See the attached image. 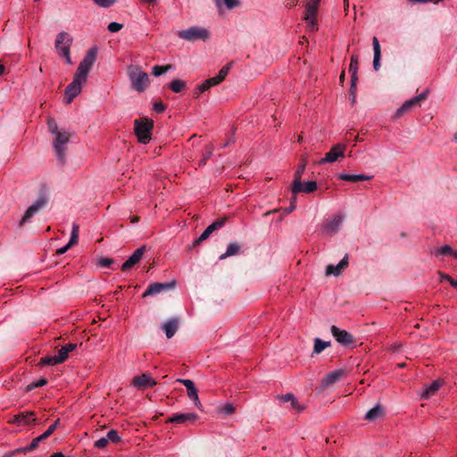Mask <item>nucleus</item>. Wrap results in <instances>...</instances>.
Segmentation results:
<instances>
[{"label":"nucleus","mask_w":457,"mask_h":457,"mask_svg":"<svg viewBox=\"0 0 457 457\" xmlns=\"http://www.w3.org/2000/svg\"><path fill=\"white\" fill-rule=\"evenodd\" d=\"M97 48L91 47L79 64L72 81L64 91V103L71 104L81 92L82 86L86 84L88 73L96 62Z\"/></svg>","instance_id":"obj_1"},{"label":"nucleus","mask_w":457,"mask_h":457,"mask_svg":"<svg viewBox=\"0 0 457 457\" xmlns=\"http://www.w3.org/2000/svg\"><path fill=\"white\" fill-rule=\"evenodd\" d=\"M128 76L131 82V87L137 92H144L150 84V79L146 72L137 65H130L128 68Z\"/></svg>","instance_id":"obj_2"},{"label":"nucleus","mask_w":457,"mask_h":457,"mask_svg":"<svg viewBox=\"0 0 457 457\" xmlns=\"http://www.w3.org/2000/svg\"><path fill=\"white\" fill-rule=\"evenodd\" d=\"M154 120L148 118L137 119L134 121V131L141 144H147L151 140Z\"/></svg>","instance_id":"obj_3"},{"label":"nucleus","mask_w":457,"mask_h":457,"mask_svg":"<svg viewBox=\"0 0 457 457\" xmlns=\"http://www.w3.org/2000/svg\"><path fill=\"white\" fill-rule=\"evenodd\" d=\"M72 37L65 31H62L56 36L55 49L60 56L65 59L67 64H72L71 58V46L72 44Z\"/></svg>","instance_id":"obj_4"},{"label":"nucleus","mask_w":457,"mask_h":457,"mask_svg":"<svg viewBox=\"0 0 457 457\" xmlns=\"http://www.w3.org/2000/svg\"><path fill=\"white\" fill-rule=\"evenodd\" d=\"M177 35L179 38L188 42H195L197 40L206 41L210 37L209 31L205 28L198 26L179 30Z\"/></svg>","instance_id":"obj_5"},{"label":"nucleus","mask_w":457,"mask_h":457,"mask_svg":"<svg viewBox=\"0 0 457 457\" xmlns=\"http://www.w3.org/2000/svg\"><path fill=\"white\" fill-rule=\"evenodd\" d=\"M48 203V197L45 192H42L39 197L27 209L22 216L19 226L22 227L28 223L40 210L45 208Z\"/></svg>","instance_id":"obj_6"},{"label":"nucleus","mask_w":457,"mask_h":457,"mask_svg":"<svg viewBox=\"0 0 457 457\" xmlns=\"http://www.w3.org/2000/svg\"><path fill=\"white\" fill-rule=\"evenodd\" d=\"M70 140V134L66 131L58 132L53 144L54 150L58 162L64 163L66 157L65 145Z\"/></svg>","instance_id":"obj_7"},{"label":"nucleus","mask_w":457,"mask_h":457,"mask_svg":"<svg viewBox=\"0 0 457 457\" xmlns=\"http://www.w3.org/2000/svg\"><path fill=\"white\" fill-rule=\"evenodd\" d=\"M320 0H307L305 4L304 21L311 31H316L318 26L316 23V12L320 5Z\"/></svg>","instance_id":"obj_8"},{"label":"nucleus","mask_w":457,"mask_h":457,"mask_svg":"<svg viewBox=\"0 0 457 457\" xmlns=\"http://www.w3.org/2000/svg\"><path fill=\"white\" fill-rule=\"evenodd\" d=\"M428 91L425 90L419 96L412 97L411 99L407 100L403 103V104L396 111L395 116L400 117L403 113L411 112L413 108L419 107L421 104V102L428 97Z\"/></svg>","instance_id":"obj_9"},{"label":"nucleus","mask_w":457,"mask_h":457,"mask_svg":"<svg viewBox=\"0 0 457 457\" xmlns=\"http://www.w3.org/2000/svg\"><path fill=\"white\" fill-rule=\"evenodd\" d=\"M345 145L342 144L333 145L330 151L319 161V164L332 163L343 158L345 156Z\"/></svg>","instance_id":"obj_10"},{"label":"nucleus","mask_w":457,"mask_h":457,"mask_svg":"<svg viewBox=\"0 0 457 457\" xmlns=\"http://www.w3.org/2000/svg\"><path fill=\"white\" fill-rule=\"evenodd\" d=\"M344 221V215L337 214L331 219L326 220L321 227L322 233L326 235H333L339 230Z\"/></svg>","instance_id":"obj_11"},{"label":"nucleus","mask_w":457,"mask_h":457,"mask_svg":"<svg viewBox=\"0 0 457 457\" xmlns=\"http://www.w3.org/2000/svg\"><path fill=\"white\" fill-rule=\"evenodd\" d=\"M332 336L335 337L337 343L344 346H347L353 343V336L345 329H341L337 326L333 325L330 328Z\"/></svg>","instance_id":"obj_12"},{"label":"nucleus","mask_w":457,"mask_h":457,"mask_svg":"<svg viewBox=\"0 0 457 457\" xmlns=\"http://www.w3.org/2000/svg\"><path fill=\"white\" fill-rule=\"evenodd\" d=\"M177 382L181 383L187 387L188 397L194 402L195 405L197 409L203 410V405L199 400L197 389L195 386V384L190 379L178 378Z\"/></svg>","instance_id":"obj_13"},{"label":"nucleus","mask_w":457,"mask_h":457,"mask_svg":"<svg viewBox=\"0 0 457 457\" xmlns=\"http://www.w3.org/2000/svg\"><path fill=\"white\" fill-rule=\"evenodd\" d=\"M132 385L139 390H145L149 387H153L156 385V382L148 374H142L136 376L132 379Z\"/></svg>","instance_id":"obj_14"},{"label":"nucleus","mask_w":457,"mask_h":457,"mask_svg":"<svg viewBox=\"0 0 457 457\" xmlns=\"http://www.w3.org/2000/svg\"><path fill=\"white\" fill-rule=\"evenodd\" d=\"M145 252V245L137 248L133 254L121 265V270L127 271L140 262Z\"/></svg>","instance_id":"obj_15"},{"label":"nucleus","mask_w":457,"mask_h":457,"mask_svg":"<svg viewBox=\"0 0 457 457\" xmlns=\"http://www.w3.org/2000/svg\"><path fill=\"white\" fill-rule=\"evenodd\" d=\"M145 252V245L137 248L133 254L121 265V270L127 271L140 262Z\"/></svg>","instance_id":"obj_16"},{"label":"nucleus","mask_w":457,"mask_h":457,"mask_svg":"<svg viewBox=\"0 0 457 457\" xmlns=\"http://www.w3.org/2000/svg\"><path fill=\"white\" fill-rule=\"evenodd\" d=\"M346 375V371L343 369H338L330 371L326 375V377L322 379L321 386L323 387H328L332 386L333 384L338 382Z\"/></svg>","instance_id":"obj_17"},{"label":"nucleus","mask_w":457,"mask_h":457,"mask_svg":"<svg viewBox=\"0 0 457 457\" xmlns=\"http://www.w3.org/2000/svg\"><path fill=\"white\" fill-rule=\"evenodd\" d=\"M175 283L170 282V283H153L150 284L146 290L143 294V297H146L149 295H156L160 294L162 291L170 289L174 287Z\"/></svg>","instance_id":"obj_18"},{"label":"nucleus","mask_w":457,"mask_h":457,"mask_svg":"<svg viewBox=\"0 0 457 457\" xmlns=\"http://www.w3.org/2000/svg\"><path fill=\"white\" fill-rule=\"evenodd\" d=\"M79 225L76 224V223H73L72 224V230H71L70 241H69V243L66 245H64V246H62V247H61V248L56 250V253L58 255L63 254L71 246H73V245L78 244V241H79Z\"/></svg>","instance_id":"obj_19"},{"label":"nucleus","mask_w":457,"mask_h":457,"mask_svg":"<svg viewBox=\"0 0 457 457\" xmlns=\"http://www.w3.org/2000/svg\"><path fill=\"white\" fill-rule=\"evenodd\" d=\"M292 192L296 195L298 193H312L317 189L316 181L311 180L304 184L299 181V185L296 187L295 184H292Z\"/></svg>","instance_id":"obj_20"},{"label":"nucleus","mask_w":457,"mask_h":457,"mask_svg":"<svg viewBox=\"0 0 457 457\" xmlns=\"http://www.w3.org/2000/svg\"><path fill=\"white\" fill-rule=\"evenodd\" d=\"M198 419L195 413H177L172 415L169 421L172 423L184 424L187 422H194Z\"/></svg>","instance_id":"obj_21"},{"label":"nucleus","mask_w":457,"mask_h":457,"mask_svg":"<svg viewBox=\"0 0 457 457\" xmlns=\"http://www.w3.org/2000/svg\"><path fill=\"white\" fill-rule=\"evenodd\" d=\"M36 421V419L34 418L33 412H21L17 415H14L12 420H11L12 423L17 424L19 426H25L29 425L30 422Z\"/></svg>","instance_id":"obj_22"},{"label":"nucleus","mask_w":457,"mask_h":457,"mask_svg":"<svg viewBox=\"0 0 457 457\" xmlns=\"http://www.w3.org/2000/svg\"><path fill=\"white\" fill-rule=\"evenodd\" d=\"M220 82L218 81V79L215 77L210 78L204 80L202 84L198 85L195 89V95L198 97L202 93L210 89L212 87L219 85Z\"/></svg>","instance_id":"obj_23"},{"label":"nucleus","mask_w":457,"mask_h":457,"mask_svg":"<svg viewBox=\"0 0 457 457\" xmlns=\"http://www.w3.org/2000/svg\"><path fill=\"white\" fill-rule=\"evenodd\" d=\"M348 265V256L345 255L337 265H328L326 270L327 275H334L338 276L341 273V270L347 267Z\"/></svg>","instance_id":"obj_24"},{"label":"nucleus","mask_w":457,"mask_h":457,"mask_svg":"<svg viewBox=\"0 0 457 457\" xmlns=\"http://www.w3.org/2000/svg\"><path fill=\"white\" fill-rule=\"evenodd\" d=\"M179 327V320L177 318H173L169 320L162 325V329L164 330L166 337L168 338H171L178 330Z\"/></svg>","instance_id":"obj_25"},{"label":"nucleus","mask_w":457,"mask_h":457,"mask_svg":"<svg viewBox=\"0 0 457 457\" xmlns=\"http://www.w3.org/2000/svg\"><path fill=\"white\" fill-rule=\"evenodd\" d=\"M372 46L374 52L373 68L375 71H378V69L380 68L381 50L379 41L376 37L372 38Z\"/></svg>","instance_id":"obj_26"},{"label":"nucleus","mask_w":457,"mask_h":457,"mask_svg":"<svg viewBox=\"0 0 457 457\" xmlns=\"http://www.w3.org/2000/svg\"><path fill=\"white\" fill-rule=\"evenodd\" d=\"M443 384H444L443 380H435V381H433L421 393V398L428 399L430 396H432V395H434L436 394V392L442 386Z\"/></svg>","instance_id":"obj_27"},{"label":"nucleus","mask_w":457,"mask_h":457,"mask_svg":"<svg viewBox=\"0 0 457 457\" xmlns=\"http://www.w3.org/2000/svg\"><path fill=\"white\" fill-rule=\"evenodd\" d=\"M337 178L339 179L345 180V181L357 182V181H361V180H370L372 177L363 175V174L350 175V174H346V173H339L337 175Z\"/></svg>","instance_id":"obj_28"},{"label":"nucleus","mask_w":457,"mask_h":457,"mask_svg":"<svg viewBox=\"0 0 457 457\" xmlns=\"http://www.w3.org/2000/svg\"><path fill=\"white\" fill-rule=\"evenodd\" d=\"M77 347L76 344H67L63 345L59 351H58V361L61 362H63L69 356V353L75 350Z\"/></svg>","instance_id":"obj_29"},{"label":"nucleus","mask_w":457,"mask_h":457,"mask_svg":"<svg viewBox=\"0 0 457 457\" xmlns=\"http://www.w3.org/2000/svg\"><path fill=\"white\" fill-rule=\"evenodd\" d=\"M278 400L282 403H287V402L290 403L292 408L295 410H298V411L303 410V408L300 406L297 399L295 397V395L293 394L288 393V394H286L283 395H279Z\"/></svg>","instance_id":"obj_30"},{"label":"nucleus","mask_w":457,"mask_h":457,"mask_svg":"<svg viewBox=\"0 0 457 457\" xmlns=\"http://www.w3.org/2000/svg\"><path fill=\"white\" fill-rule=\"evenodd\" d=\"M383 414V409L380 405L377 404L375 407L371 408L365 414V419L369 421H373L380 418Z\"/></svg>","instance_id":"obj_31"},{"label":"nucleus","mask_w":457,"mask_h":457,"mask_svg":"<svg viewBox=\"0 0 457 457\" xmlns=\"http://www.w3.org/2000/svg\"><path fill=\"white\" fill-rule=\"evenodd\" d=\"M43 440H45V437H43V436L40 435V436H37L36 438H34L29 445L17 449L15 451V453H25L33 451L38 446V444Z\"/></svg>","instance_id":"obj_32"},{"label":"nucleus","mask_w":457,"mask_h":457,"mask_svg":"<svg viewBox=\"0 0 457 457\" xmlns=\"http://www.w3.org/2000/svg\"><path fill=\"white\" fill-rule=\"evenodd\" d=\"M306 164H307L306 158H303L301 164L298 166V168L296 169V170L295 172V179H294L292 184H295L296 187L299 185V181H301V178L305 170Z\"/></svg>","instance_id":"obj_33"},{"label":"nucleus","mask_w":457,"mask_h":457,"mask_svg":"<svg viewBox=\"0 0 457 457\" xmlns=\"http://www.w3.org/2000/svg\"><path fill=\"white\" fill-rule=\"evenodd\" d=\"M239 250H240V246H239L238 244H237V243H230L228 245L226 252L220 256V259L223 260V259H225L227 257L236 255V254L238 253Z\"/></svg>","instance_id":"obj_34"},{"label":"nucleus","mask_w":457,"mask_h":457,"mask_svg":"<svg viewBox=\"0 0 457 457\" xmlns=\"http://www.w3.org/2000/svg\"><path fill=\"white\" fill-rule=\"evenodd\" d=\"M349 71L351 72V79H358V56L352 55L349 65Z\"/></svg>","instance_id":"obj_35"},{"label":"nucleus","mask_w":457,"mask_h":457,"mask_svg":"<svg viewBox=\"0 0 457 457\" xmlns=\"http://www.w3.org/2000/svg\"><path fill=\"white\" fill-rule=\"evenodd\" d=\"M330 346L329 341H323L320 338H315L314 339V347H313V353H320L325 348Z\"/></svg>","instance_id":"obj_36"},{"label":"nucleus","mask_w":457,"mask_h":457,"mask_svg":"<svg viewBox=\"0 0 457 457\" xmlns=\"http://www.w3.org/2000/svg\"><path fill=\"white\" fill-rule=\"evenodd\" d=\"M226 220H227L226 218L217 220L213 221L212 224H210L204 230H206V232L209 235H211L215 230L222 228L224 226Z\"/></svg>","instance_id":"obj_37"},{"label":"nucleus","mask_w":457,"mask_h":457,"mask_svg":"<svg viewBox=\"0 0 457 457\" xmlns=\"http://www.w3.org/2000/svg\"><path fill=\"white\" fill-rule=\"evenodd\" d=\"M226 220H227L226 218L217 220L213 221L212 224H210L204 230H206V232L209 235H211L215 230L222 228L224 226Z\"/></svg>","instance_id":"obj_38"},{"label":"nucleus","mask_w":457,"mask_h":457,"mask_svg":"<svg viewBox=\"0 0 457 457\" xmlns=\"http://www.w3.org/2000/svg\"><path fill=\"white\" fill-rule=\"evenodd\" d=\"M186 87V82L181 79H173L170 83V88L174 93H179Z\"/></svg>","instance_id":"obj_39"},{"label":"nucleus","mask_w":457,"mask_h":457,"mask_svg":"<svg viewBox=\"0 0 457 457\" xmlns=\"http://www.w3.org/2000/svg\"><path fill=\"white\" fill-rule=\"evenodd\" d=\"M62 363L60 361H58V356H45L40 360L39 364L41 365H56Z\"/></svg>","instance_id":"obj_40"},{"label":"nucleus","mask_w":457,"mask_h":457,"mask_svg":"<svg viewBox=\"0 0 457 457\" xmlns=\"http://www.w3.org/2000/svg\"><path fill=\"white\" fill-rule=\"evenodd\" d=\"M230 68H231V63H228L220 69L218 75L216 76V78L218 79V81L222 82L224 80V79L227 77Z\"/></svg>","instance_id":"obj_41"},{"label":"nucleus","mask_w":457,"mask_h":457,"mask_svg":"<svg viewBox=\"0 0 457 457\" xmlns=\"http://www.w3.org/2000/svg\"><path fill=\"white\" fill-rule=\"evenodd\" d=\"M170 69V65H167V66H159V65H155L153 67V71H152V73L155 76V77H158V76H161L162 74H164L166 71H168Z\"/></svg>","instance_id":"obj_42"},{"label":"nucleus","mask_w":457,"mask_h":457,"mask_svg":"<svg viewBox=\"0 0 457 457\" xmlns=\"http://www.w3.org/2000/svg\"><path fill=\"white\" fill-rule=\"evenodd\" d=\"M106 438L108 442L111 441L112 443H119L120 441V436L115 429L110 430L106 435Z\"/></svg>","instance_id":"obj_43"},{"label":"nucleus","mask_w":457,"mask_h":457,"mask_svg":"<svg viewBox=\"0 0 457 457\" xmlns=\"http://www.w3.org/2000/svg\"><path fill=\"white\" fill-rule=\"evenodd\" d=\"M239 0H221V6L225 5L227 9L232 10L239 6Z\"/></svg>","instance_id":"obj_44"},{"label":"nucleus","mask_w":457,"mask_h":457,"mask_svg":"<svg viewBox=\"0 0 457 457\" xmlns=\"http://www.w3.org/2000/svg\"><path fill=\"white\" fill-rule=\"evenodd\" d=\"M358 79H351L350 96L352 104L355 103Z\"/></svg>","instance_id":"obj_45"},{"label":"nucleus","mask_w":457,"mask_h":457,"mask_svg":"<svg viewBox=\"0 0 457 457\" xmlns=\"http://www.w3.org/2000/svg\"><path fill=\"white\" fill-rule=\"evenodd\" d=\"M453 250L451 246L445 245L436 249V253L440 255H452Z\"/></svg>","instance_id":"obj_46"},{"label":"nucleus","mask_w":457,"mask_h":457,"mask_svg":"<svg viewBox=\"0 0 457 457\" xmlns=\"http://www.w3.org/2000/svg\"><path fill=\"white\" fill-rule=\"evenodd\" d=\"M98 6L103 8H108L113 5L117 0H93Z\"/></svg>","instance_id":"obj_47"},{"label":"nucleus","mask_w":457,"mask_h":457,"mask_svg":"<svg viewBox=\"0 0 457 457\" xmlns=\"http://www.w3.org/2000/svg\"><path fill=\"white\" fill-rule=\"evenodd\" d=\"M220 411L226 415H230L234 413L235 407L231 403H227L225 405L220 408Z\"/></svg>","instance_id":"obj_48"},{"label":"nucleus","mask_w":457,"mask_h":457,"mask_svg":"<svg viewBox=\"0 0 457 457\" xmlns=\"http://www.w3.org/2000/svg\"><path fill=\"white\" fill-rule=\"evenodd\" d=\"M47 384V380L46 378H40L37 381L32 382L28 386V391H30L36 387L43 386Z\"/></svg>","instance_id":"obj_49"},{"label":"nucleus","mask_w":457,"mask_h":457,"mask_svg":"<svg viewBox=\"0 0 457 457\" xmlns=\"http://www.w3.org/2000/svg\"><path fill=\"white\" fill-rule=\"evenodd\" d=\"M122 27L123 25L121 23L113 21L108 25V30L112 33H115L120 31L122 29Z\"/></svg>","instance_id":"obj_50"},{"label":"nucleus","mask_w":457,"mask_h":457,"mask_svg":"<svg viewBox=\"0 0 457 457\" xmlns=\"http://www.w3.org/2000/svg\"><path fill=\"white\" fill-rule=\"evenodd\" d=\"M212 152H213V147L212 146H210L209 148L206 149L205 153L204 154L203 159L199 162L200 166L201 165H204L206 163V161L209 158H211V156L212 155Z\"/></svg>","instance_id":"obj_51"},{"label":"nucleus","mask_w":457,"mask_h":457,"mask_svg":"<svg viewBox=\"0 0 457 457\" xmlns=\"http://www.w3.org/2000/svg\"><path fill=\"white\" fill-rule=\"evenodd\" d=\"M113 262V260L111 258H101L98 260V265L103 268H108L110 267Z\"/></svg>","instance_id":"obj_52"},{"label":"nucleus","mask_w":457,"mask_h":457,"mask_svg":"<svg viewBox=\"0 0 457 457\" xmlns=\"http://www.w3.org/2000/svg\"><path fill=\"white\" fill-rule=\"evenodd\" d=\"M210 237V235L206 232V230H204L198 238H196L194 243H193V246H196L198 245L199 244H201L203 241L206 240L208 237Z\"/></svg>","instance_id":"obj_53"},{"label":"nucleus","mask_w":457,"mask_h":457,"mask_svg":"<svg viewBox=\"0 0 457 457\" xmlns=\"http://www.w3.org/2000/svg\"><path fill=\"white\" fill-rule=\"evenodd\" d=\"M108 444V439L106 437H102L100 439H98L97 441L95 442L94 445L96 447V448H104Z\"/></svg>","instance_id":"obj_54"},{"label":"nucleus","mask_w":457,"mask_h":457,"mask_svg":"<svg viewBox=\"0 0 457 457\" xmlns=\"http://www.w3.org/2000/svg\"><path fill=\"white\" fill-rule=\"evenodd\" d=\"M48 129L49 131L54 135H56L58 132H62V130H58L57 124L54 120L48 121Z\"/></svg>","instance_id":"obj_55"},{"label":"nucleus","mask_w":457,"mask_h":457,"mask_svg":"<svg viewBox=\"0 0 457 457\" xmlns=\"http://www.w3.org/2000/svg\"><path fill=\"white\" fill-rule=\"evenodd\" d=\"M154 110L158 113H162L165 111V105L162 102H155L154 104Z\"/></svg>","instance_id":"obj_56"},{"label":"nucleus","mask_w":457,"mask_h":457,"mask_svg":"<svg viewBox=\"0 0 457 457\" xmlns=\"http://www.w3.org/2000/svg\"><path fill=\"white\" fill-rule=\"evenodd\" d=\"M441 280H445L451 284V286L453 287V284L456 283V279H453L452 277H450L447 274L440 273Z\"/></svg>","instance_id":"obj_57"},{"label":"nucleus","mask_w":457,"mask_h":457,"mask_svg":"<svg viewBox=\"0 0 457 457\" xmlns=\"http://www.w3.org/2000/svg\"><path fill=\"white\" fill-rule=\"evenodd\" d=\"M58 423H59V420H56L48 428L52 432H54L56 429Z\"/></svg>","instance_id":"obj_58"},{"label":"nucleus","mask_w":457,"mask_h":457,"mask_svg":"<svg viewBox=\"0 0 457 457\" xmlns=\"http://www.w3.org/2000/svg\"><path fill=\"white\" fill-rule=\"evenodd\" d=\"M54 432H52L49 428L46 429V432H44L42 434L43 437H45V439H46L47 437H49Z\"/></svg>","instance_id":"obj_59"},{"label":"nucleus","mask_w":457,"mask_h":457,"mask_svg":"<svg viewBox=\"0 0 457 457\" xmlns=\"http://www.w3.org/2000/svg\"><path fill=\"white\" fill-rule=\"evenodd\" d=\"M295 210V205L293 204H290L288 208L285 210L286 213H290Z\"/></svg>","instance_id":"obj_60"},{"label":"nucleus","mask_w":457,"mask_h":457,"mask_svg":"<svg viewBox=\"0 0 457 457\" xmlns=\"http://www.w3.org/2000/svg\"><path fill=\"white\" fill-rule=\"evenodd\" d=\"M345 71H342V73L339 76V82L341 85H343V83L345 81Z\"/></svg>","instance_id":"obj_61"},{"label":"nucleus","mask_w":457,"mask_h":457,"mask_svg":"<svg viewBox=\"0 0 457 457\" xmlns=\"http://www.w3.org/2000/svg\"><path fill=\"white\" fill-rule=\"evenodd\" d=\"M52 457H66V456L62 453H54L52 454Z\"/></svg>","instance_id":"obj_62"},{"label":"nucleus","mask_w":457,"mask_h":457,"mask_svg":"<svg viewBox=\"0 0 457 457\" xmlns=\"http://www.w3.org/2000/svg\"><path fill=\"white\" fill-rule=\"evenodd\" d=\"M145 3H147L149 4H154L156 3V0H142Z\"/></svg>","instance_id":"obj_63"},{"label":"nucleus","mask_w":457,"mask_h":457,"mask_svg":"<svg viewBox=\"0 0 457 457\" xmlns=\"http://www.w3.org/2000/svg\"><path fill=\"white\" fill-rule=\"evenodd\" d=\"M216 3V5L220 8L221 7V0H214Z\"/></svg>","instance_id":"obj_64"}]
</instances>
